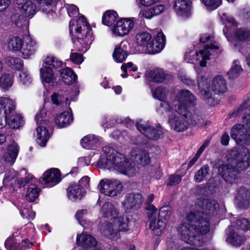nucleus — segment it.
<instances>
[{
    "label": "nucleus",
    "instance_id": "f257e3e1",
    "mask_svg": "<svg viewBox=\"0 0 250 250\" xmlns=\"http://www.w3.org/2000/svg\"><path fill=\"white\" fill-rule=\"evenodd\" d=\"M176 99L178 104L173 110L175 109L178 115L173 113L169 115L168 123L173 130L182 132L190 125L198 123L201 117L191 113L196 104V99L190 91L185 89L180 90L176 94Z\"/></svg>",
    "mask_w": 250,
    "mask_h": 250
},
{
    "label": "nucleus",
    "instance_id": "f03ea898",
    "mask_svg": "<svg viewBox=\"0 0 250 250\" xmlns=\"http://www.w3.org/2000/svg\"><path fill=\"white\" fill-rule=\"evenodd\" d=\"M101 213L103 217L110 219L109 222L104 223L100 228L102 234L106 238L117 241L120 238V231H126L129 229V219L120 215L111 203H104Z\"/></svg>",
    "mask_w": 250,
    "mask_h": 250
},
{
    "label": "nucleus",
    "instance_id": "7ed1b4c3",
    "mask_svg": "<svg viewBox=\"0 0 250 250\" xmlns=\"http://www.w3.org/2000/svg\"><path fill=\"white\" fill-rule=\"evenodd\" d=\"M97 162L99 167L120 172L128 176H134L137 170L134 164L129 162L124 155L118 153L109 146H105Z\"/></svg>",
    "mask_w": 250,
    "mask_h": 250
},
{
    "label": "nucleus",
    "instance_id": "20e7f679",
    "mask_svg": "<svg viewBox=\"0 0 250 250\" xmlns=\"http://www.w3.org/2000/svg\"><path fill=\"white\" fill-rule=\"evenodd\" d=\"M219 204L214 200L198 198L189 213L194 215L193 225L196 233L205 234L209 231V217L216 214Z\"/></svg>",
    "mask_w": 250,
    "mask_h": 250
},
{
    "label": "nucleus",
    "instance_id": "39448f33",
    "mask_svg": "<svg viewBox=\"0 0 250 250\" xmlns=\"http://www.w3.org/2000/svg\"><path fill=\"white\" fill-rule=\"evenodd\" d=\"M229 164H223L218 167V171L222 177L230 184L237 182L239 171L244 170L250 166V151L247 148L238 152L236 149L231 150L228 155Z\"/></svg>",
    "mask_w": 250,
    "mask_h": 250
},
{
    "label": "nucleus",
    "instance_id": "423d86ee",
    "mask_svg": "<svg viewBox=\"0 0 250 250\" xmlns=\"http://www.w3.org/2000/svg\"><path fill=\"white\" fill-rule=\"evenodd\" d=\"M69 32L76 50L86 52L93 40L91 28L83 16L77 20L73 19L69 22Z\"/></svg>",
    "mask_w": 250,
    "mask_h": 250
},
{
    "label": "nucleus",
    "instance_id": "0eeeda50",
    "mask_svg": "<svg viewBox=\"0 0 250 250\" xmlns=\"http://www.w3.org/2000/svg\"><path fill=\"white\" fill-rule=\"evenodd\" d=\"M147 215L150 220L149 228L155 231L159 235L165 229L167 223L169 220L171 214V208L168 206L162 207L159 212L158 220L156 223L157 218V209L153 205H149L147 208Z\"/></svg>",
    "mask_w": 250,
    "mask_h": 250
},
{
    "label": "nucleus",
    "instance_id": "6e6552de",
    "mask_svg": "<svg viewBox=\"0 0 250 250\" xmlns=\"http://www.w3.org/2000/svg\"><path fill=\"white\" fill-rule=\"evenodd\" d=\"M198 85L202 95L204 98L209 99L211 98L210 90L215 94L225 92L227 90L226 82L221 76L215 77L209 86L208 85V80L205 78L201 77L198 79Z\"/></svg>",
    "mask_w": 250,
    "mask_h": 250
},
{
    "label": "nucleus",
    "instance_id": "1a4fd4ad",
    "mask_svg": "<svg viewBox=\"0 0 250 250\" xmlns=\"http://www.w3.org/2000/svg\"><path fill=\"white\" fill-rule=\"evenodd\" d=\"M15 12L11 19L13 22L19 27L28 23L27 18H31L36 13V6L31 1H26L21 6L15 9Z\"/></svg>",
    "mask_w": 250,
    "mask_h": 250
},
{
    "label": "nucleus",
    "instance_id": "9d476101",
    "mask_svg": "<svg viewBox=\"0 0 250 250\" xmlns=\"http://www.w3.org/2000/svg\"><path fill=\"white\" fill-rule=\"evenodd\" d=\"M194 217L193 213H187L185 221L178 228V232L181 239L190 245L196 244L197 240V236L192 226Z\"/></svg>",
    "mask_w": 250,
    "mask_h": 250
},
{
    "label": "nucleus",
    "instance_id": "9b49d317",
    "mask_svg": "<svg viewBox=\"0 0 250 250\" xmlns=\"http://www.w3.org/2000/svg\"><path fill=\"white\" fill-rule=\"evenodd\" d=\"M152 95L154 98L161 101L160 107L157 109V112L162 114L163 113V109L166 112H172L174 107H176L178 104L176 96L175 99H170V101H165L169 95V90L166 87H158L152 91Z\"/></svg>",
    "mask_w": 250,
    "mask_h": 250
},
{
    "label": "nucleus",
    "instance_id": "f8f14e48",
    "mask_svg": "<svg viewBox=\"0 0 250 250\" xmlns=\"http://www.w3.org/2000/svg\"><path fill=\"white\" fill-rule=\"evenodd\" d=\"M46 115V110L43 108L40 110V112L37 113L35 117V121L38 125L36 128V141L42 146H44L46 145L50 137V135L46 127L42 125H46L47 123V121L45 119Z\"/></svg>",
    "mask_w": 250,
    "mask_h": 250
},
{
    "label": "nucleus",
    "instance_id": "ddd939ff",
    "mask_svg": "<svg viewBox=\"0 0 250 250\" xmlns=\"http://www.w3.org/2000/svg\"><path fill=\"white\" fill-rule=\"evenodd\" d=\"M123 188V185L119 181L108 179L101 180L98 186L101 193L109 197H114L120 194Z\"/></svg>",
    "mask_w": 250,
    "mask_h": 250
},
{
    "label": "nucleus",
    "instance_id": "4468645a",
    "mask_svg": "<svg viewBox=\"0 0 250 250\" xmlns=\"http://www.w3.org/2000/svg\"><path fill=\"white\" fill-rule=\"evenodd\" d=\"M223 31L228 41L239 49L242 45L250 41V30L247 28H239L234 32L233 36L230 37L227 35L228 29L226 26L224 27Z\"/></svg>",
    "mask_w": 250,
    "mask_h": 250
},
{
    "label": "nucleus",
    "instance_id": "2eb2a0df",
    "mask_svg": "<svg viewBox=\"0 0 250 250\" xmlns=\"http://www.w3.org/2000/svg\"><path fill=\"white\" fill-rule=\"evenodd\" d=\"M136 125L137 129L149 140H157L163 136V133L159 125L154 128L149 126L146 121L140 120Z\"/></svg>",
    "mask_w": 250,
    "mask_h": 250
},
{
    "label": "nucleus",
    "instance_id": "dca6fc26",
    "mask_svg": "<svg viewBox=\"0 0 250 250\" xmlns=\"http://www.w3.org/2000/svg\"><path fill=\"white\" fill-rule=\"evenodd\" d=\"M134 27V18H123L117 21L111 30L114 36L123 37L127 35Z\"/></svg>",
    "mask_w": 250,
    "mask_h": 250
},
{
    "label": "nucleus",
    "instance_id": "f3484780",
    "mask_svg": "<svg viewBox=\"0 0 250 250\" xmlns=\"http://www.w3.org/2000/svg\"><path fill=\"white\" fill-rule=\"evenodd\" d=\"M210 53L207 48H204L198 52L190 50L186 52L185 60L189 63H199L201 66H205L209 59Z\"/></svg>",
    "mask_w": 250,
    "mask_h": 250
},
{
    "label": "nucleus",
    "instance_id": "a211bd4d",
    "mask_svg": "<svg viewBox=\"0 0 250 250\" xmlns=\"http://www.w3.org/2000/svg\"><path fill=\"white\" fill-rule=\"evenodd\" d=\"M27 182L26 178H21L20 180L18 177V173L14 169L7 171L3 179V185L5 187L16 188L23 187Z\"/></svg>",
    "mask_w": 250,
    "mask_h": 250
},
{
    "label": "nucleus",
    "instance_id": "6ab92c4d",
    "mask_svg": "<svg viewBox=\"0 0 250 250\" xmlns=\"http://www.w3.org/2000/svg\"><path fill=\"white\" fill-rule=\"evenodd\" d=\"M76 243L82 247V250H99L97 247V242L96 239L85 232L77 235Z\"/></svg>",
    "mask_w": 250,
    "mask_h": 250
},
{
    "label": "nucleus",
    "instance_id": "aec40b11",
    "mask_svg": "<svg viewBox=\"0 0 250 250\" xmlns=\"http://www.w3.org/2000/svg\"><path fill=\"white\" fill-rule=\"evenodd\" d=\"M61 180L60 170L57 168H51L46 170L41 178L40 181L42 185L53 187Z\"/></svg>",
    "mask_w": 250,
    "mask_h": 250
},
{
    "label": "nucleus",
    "instance_id": "412c9836",
    "mask_svg": "<svg viewBox=\"0 0 250 250\" xmlns=\"http://www.w3.org/2000/svg\"><path fill=\"white\" fill-rule=\"evenodd\" d=\"M165 36L163 32H159L147 46L146 53L154 54L162 51L165 45Z\"/></svg>",
    "mask_w": 250,
    "mask_h": 250
},
{
    "label": "nucleus",
    "instance_id": "4be33fe9",
    "mask_svg": "<svg viewBox=\"0 0 250 250\" xmlns=\"http://www.w3.org/2000/svg\"><path fill=\"white\" fill-rule=\"evenodd\" d=\"M143 202L142 195L140 194H129L127 195L122 202V206L126 211L136 209L140 207Z\"/></svg>",
    "mask_w": 250,
    "mask_h": 250
},
{
    "label": "nucleus",
    "instance_id": "5701e85b",
    "mask_svg": "<svg viewBox=\"0 0 250 250\" xmlns=\"http://www.w3.org/2000/svg\"><path fill=\"white\" fill-rule=\"evenodd\" d=\"M173 8L178 16L188 18L191 14V2L189 0H175Z\"/></svg>",
    "mask_w": 250,
    "mask_h": 250
},
{
    "label": "nucleus",
    "instance_id": "b1692460",
    "mask_svg": "<svg viewBox=\"0 0 250 250\" xmlns=\"http://www.w3.org/2000/svg\"><path fill=\"white\" fill-rule=\"evenodd\" d=\"M130 48L129 43L127 41H124L116 45L113 53L114 60L117 62H122L125 61L128 55Z\"/></svg>",
    "mask_w": 250,
    "mask_h": 250
},
{
    "label": "nucleus",
    "instance_id": "393cba45",
    "mask_svg": "<svg viewBox=\"0 0 250 250\" xmlns=\"http://www.w3.org/2000/svg\"><path fill=\"white\" fill-rule=\"evenodd\" d=\"M234 203L238 208H249L250 206V192L244 188H239L235 195Z\"/></svg>",
    "mask_w": 250,
    "mask_h": 250
},
{
    "label": "nucleus",
    "instance_id": "a878e982",
    "mask_svg": "<svg viewBox=\"0 0 250 250\" xmlns=\"http://www.w3.org/2000/svg\"><path fill=\"white\" fill-rule=\"evenodd\" d=\"M38 45L37 42L30 37L26 38L25 39L21 53L24 59H27L30 56L34 54L37 51Z\"/></svg>",
    "mask_w": 250,
    "mask_h": 250
},
{
    "label": "nucleus",
    "instance_id": "bb28decb",
    "mask_svg": "<svg viewBox=\"0 0 250 250\" xmlns=\"http://www.w3.org/2000/svg\"><path fill=\"white\" fill-rule=\"evenodd\" d=\"M246 238L244 235L240 234L238 231L229 228L227 233L226 241L230 245L240 247L245 241Z\"/></svg>",
    "mask_w": 250,
    "mask_h": 250
},
{
    "label": "nucleus",
    "instance_id": "cd10ccee",
    "mask_svg": "<svg viewBox=\"0 0 250 250\" xmlns=\"http://www.w3.org/2000/svg\"><path fill=\"white\" fill-rule=\"evenodd\" d=\"M131 156L138 163L146 166L150 162V158L148 153L140 147H135L131 152Z\"/></svg>",
    "mask_w": 250,
    "mask_h": 250
},
{
    "label": "nucleus",
    "instance_id": "c85d7f7f",
    "mask_svg": "<svg viewBox=\"0 0 250 250\" xmlns=\"http://www.w3.org/2000/svg\"><path fill=\"white\" fill-rule=\"evenodd\" d=\"M39 4L41 9L48 14L49 19L54 18L57 14L55 5L59 0H36Z\"/></svg>",
    "mask_w": 250,
    "mask_h": 250
},
{
    "label": "nucleus",
    "instance_id": "c756f323",
    "mask_svg": "<svg viewBox=\"0 0 250 250\" xmlns=\"http://www.w3.org/2000/svg\"><path fill=\"white\" fill-rule=\"evenodd\" d=\"M19 147L14 141H11L8 145L3 155V159L7 163L13 164L18 156Z\"/></svg>",
    "mask_w": 250,
    "mask_h": 250
},
{
    "label": "nucleus",
    "instance_id": "7c9ffc66",
    "mask_svg": "<svg viewBox=\"0 0 250 250\" xmlns=\"http://www.w3.org/2000/svg\"><path fill=\"white\" fill-rule=\"evenodd\" d=\"M14 102L8 98L2 97L0 100V114L2 116L10 117L15 112Z\"/></svg>",
    "mask_w": 250,
    "mask_h": 250
},
{
    "label": "nucleus",
    "instance_id": "2f4dec72",
    "mask_svg": "<svg viewBox=\"0 0 250 250\" xmlns=\"http://www.w3.org/2000/svg\"><path fill=\"white\" fill-rule=\"evenodd\" d=\"M73 118L71 110L64 111L59 115H58L55 119V124L59 128L65 127L69 125L73 121Z\"/></svg>",
    "mask_w": 250,
    "mask_h": 250
},
{
    "label": "nucleus",
    "instance_id": "473e14b6",
    "mask_svg": "<svg viewBox=\"0 0 250 250\" xmlns=\"http://www.w3.org/2000/svg\"><path fill=\"white\" fill-rule=\"evenodd\" d=\"M85 193V191L81 189L76 183L71 184L67 189V197L73 201L81 199L84 195Z\"/></svg>",
    "mask_w": 250,
    "mask_h": 250
},
{
    "label": "nucleus",
    "instance_id": "72a5a7b5",
    "mask_svg": "<svg viewBox=\"0 0 250 250\" xmlns=\"http://www.w3.org/2000/svg\"><path fill=\"white\" fill-rule=\"evenodd\" d=\"M165 9L164 5L161 4L154 6L149 9L142 10L139 14V18H145L151 19L155 16L158 15L162 13Z\"/></svg>",
    "mask_w": 250,
    "mask_h": 250
},
{
    "label": "nucleus",
    "instance_id": "f704fd0d",
    "mask_svg": "<svg viewBox=\"0 0 250 250\" xmlns=\"http://www.w3.org/2000/svg\"><path fill=\"white\" fill-rule=\"evenodd\" d=\"M147 77L151 81L155 83H163L166 81L167 78L170 77L169 75H166L164 71L160 69L151 70L148 72Z\"/></svg>",
    "mask_w": 250,
    "mask_h": 250
},
{
    "label": "nucleus",
    "instance_id": "c9c22d12",
    "mask_svg": "<svg viewBox=\"0 0 250 250\" xmlns=\"http://www.w3.org/2000/svg\"><path fill=\"white\" fill-rule=\"evenodd\" d=\"M151 39V35L147 32H140L136 34L135 37L136 42L146 52L147 46Z\"/></svg>",
    "mask_w": 250,
    "mask_h": 250
},
{
    "label": "nucleus",
    "instance_id": "e433bc0d",
    "mask_svg": "<svg viewBox=\"0 0 250 250\" xmlns=\"http://www.w3.org/2000/svg\"><path fill=\"white\" fill-rule=\"evenodd\" d=\"M40 77L43 83H51L55 80V75L52 69L43 65L40 70Z\"/></svg>",
    "mask_w": 250,
    "mask_h": 250
},
{
    "label": "nucleus",
    "instance_id": "4c0bfd02",
    "mask_svg": "<svg viewBox=\"0 0 250 250\" xmlns=\"http://www.w3.org/2000/svg\"><path fill=\"white\" fill-rule=\"evenodd\" d=\"M101 138L94 135H88L83 138L81 141L82 146L85 148L92 149L100 144Z\"/></svg>",
    "mask_w": 250,
    "mask_h": 250
},
{
    "label": "nucleus",
    "instance_id": "58836bf2",
    "mask_svg": "<svg viewBox=\"0 0 250 250\" xmlns=\"http://www.w3.org/2000/svg\"><path fill=\"white\" fill-rule=\"evenodd\" d=\"M32 77L26 68H22L19 71L17 81L19 84L29 86L32 83Z\"/></svg>",
    "mask_w": 250,
    "mask_h": 250
},
{
    "label": "nucleus",
    "instance_id": "ea45409f",
    "mask_svg": "<svg viewBox=\"0 0 250 250\" xmlns=\"http://www.w3.org/2000/svg\"><path fill=\"white\" fill-rule=\"evenodd\" d=\"M23 42H24L20 37H13L7 41V48L13 52L20 51L21 52Z\"/></svg>",
    "mask_w": 250,
    "mask_h": 250
},
{
    "label": "nucleus",
    "instance_id": "a19ab883",
    "mask_svg": "<svg viewBox=\"0 0 250 250\" xmlns=\"http://www.w3.org/2000/svg\"><path fill=\"white\" fill-rule=\"evenodd\" d=\"M61 76L63 82L66 84H72L76 82L77 76L70 68L60 70Z\"/></svg>",
    "mask_w": 250,
    "mask_h": 250
},
{
    "label": "nucleus",
    "instance_id": "79ce46f5",
    "mask_svg": "<svg viewBox=\"0 0 250 250\" xmlns=\"http://www.w3.org/2000/svg\"><path fill=\"white\" fill-rule=\"evenodd\" d=\"M229 228L237 231L239 230L246 231L250 230V221L248 219L240 218L232 223Z\"/></svg>",
    "mask_w": 250,
    "mask_h": 250
},
{
    "label": "nucleus",
    "instance_id": "37998d69",
    "mask_svg": "<svg viewBox=\"0 0 250 250\" xmlns=\"http://www.w3.org/2000/svg\"><path fill=\"white\" fill-rule=\"evenodd\" d=\"M21 245V246H20L19 244H17L14 241L11 242L10 239L6 240L5 242V247L9 250H24L25 249L24 246L26 245V247H29L30 246L32 245V243H29L28 239H25L22 241Z\"/></svg>",
    "mask_w": 250,
    "mask_h": 250
},
{
    "label": "nucleus",
    "instance_id": "c03bdc74",
    "mask_svg": "<svg viewBox=\"0 0 250 250\" xmlns=\"http://www.w3.org/2000/svg\"><path fill=\"white\" fill-rule=\"evenodd\" d=\"M14 83L13 75L10 73H3L0 77V87L2 90H7Z\"/></svg>",
    "mask_w": 250,
    "mask_h": 250
},
{
    "label": "nucleus",
    "instance_id": "a18cd8bd",
    "mask_svg": "<svg viewBox=\"0 0 250 250\" xmlns=\"http://www.w3.org/2000/svg\"><path fill=\"white\" fill-rule=\"evenodd\" d=\"M24 121L21 116L20 114H11L8 119V125L13 129H18L23 125Z\"/></svg>",
    "mask_w": 250,
    "mask_h": 250
},
{
    "label": "nucleus",
    "instance_id": "49530a36",
    "mask_svg": "<svg viewBox=\"0 0 250 250\" xmlns=\"http://www.w3.org/2000/svg\"><path fill=\"white\" fill-rule=\"evenodd\" d=\"M200 41L202 43H207L205 48H207L208 50L209 48L211 49H217L219 48L217 43L214 42L213 36L203 34L200 37Z\"/></svg>",
    "mask_w": 250,
    "mask_h": 250
},
{
    "label": "nucleus",
    "instance_id": "de8ad7c7",
    "mask_svg": "<svg viewBox=\"0 0 250 250\" xmlns=\"http://www.w3.org/2000/svg\"><path fill=\"white\" fill-rule=\"evenodd\" d=\"M118 16L116 12L113 10H108L103 16V23L107 26H110L117 20Z\"/></svg>",
    "mask_w": 250,
    "mask_h": 250
},
{
    "label": "nucleus",
    "instance_id": "09e8293b",
    "mask_svg": "<svg viewBox=\"0 0 250 250\" xmlns=\"http://www.w3.org/2000/svg\"><path fill=\"white\" fill-rule=\"evenodd\" d=\"M40 189L34 184L30 185L26 193L25 197L29 202L34 201L39 196Z\"/></svg>",
    "mask_w": 250,
    "mask_h": 250
},
{
    "label": "nucleus",
    "instance_id": "8fccbe9b",
    "mask_svg": "<svg viewBox=\"0 0 250 250\" xmlns=\"http://www.w3.org/2000/svg\"><path fill=\"white\" fill-rule=\"evenodd\" d=\"M5 63L13 69L18 71L21 70L23 67V62L19 58H14L13 57H7L5 59Z\"/></svg>",
    "mask_w": 250,
    "mask_h": 250
},
{
    "label": "nucleus",
    "instance_id": "3c124183",
    "mask_svg": "<svg viewBox=\"0 0 250 250\" xmlns=\"http://www.w3.org/2000/svg\"><path fill=\"white\" fill-rule=\"evenodd\" d=\"M242 71V68L239 64V62L237 60L234 61L230 69L228 72L229 79H234L237 78Z\"/></svg>",
    "mask_w": 250,
    "mask_h": 250
},
{
    "label": "nucleus",
    "instance_id": "603ef678",
    "mask_svg": "<svg viewBox=\"0 0 250 250\" xmlns=\"http://www.w3.org/2000/svg\"><path fill=\"white\" fill-rule=\"evenodd\" d=\"M209 167L208 165H205L198 170L194 175V179L198 183H200L208 175Z\"/></svg>",
    "mask_w": 250,
    "mask_h": 250
},
{
    "label": "nucleus",
    "instance_id": "864d4df0",
    "mask_svg": "<svg viewBox=\"0 0 250 250\" xmlns=\"http://www.w3.org/2000/svg\"><path fill=\"white\" fill-rule=\"evenodd\" d=\"M87 211L85 209L78 210L75 215L76 219L79 221L80 224L84 228H87L91 226V223L90 222H87V221L84 219V216L87 214Z\"/></svg>",
    "mask_w": 250,
    "mask_h": 250
},
{
    "label": "nucleus",
    "instance_id": "5fc2aeb1",
    "mask_svg": "<svg viewBox=\"0 0 250 250\" xmlns=\"http://www.w3.org/2000/svg\"><path fill=\"white\" fill-rule=\"evenodd\" d=\"M44 63L48 65H52L54 68H58L62 65V62L53 55L47 56L44 61Z\"/></svg>",
    "mask_w": 250,
    "mask_h": 250
},
{
    "label": "nucleus",
    "instance_id": "6e6d98bb",
    "mask_svg": "<svg viewBox=\"0 0 250 250\" xmlns=\"http://www.w3.org/2000/svg\"><path fill=\"white\" fill-rule=\"evenodd\" d=\"M44 63L48 65H52L54 68H58L62 65V62L53 55L47 56L44 61Z\"/></svg>",
    "mask_w": 250,
    "mask_h": 250
},
{
    "label": "nucleus",
    "instance_id": "4d7b16f0",
    "mask_svg": "<svg viewBox=\"0 0 250 250\" xmlns=\"http://www.w3.org/2000/svg\"><path fill=\"white\" fill-rule=\"evenodd\" d=\"M121 69L124 72L121 74V76L123 78H126L128 76L127 72H135L137 70L138 68L132 62H129L124 63L121 67Z\"/></svg>",
    "mask_w": 250,
    "mask_h": 250
},
{
    "label": "nucleus",
    "instance_id": "13d9d810",
    "mask_svg": "<svg viewBox=\"0 0 250 250\" xmlns=\"http://www.w3.org/2000/svg\"><path fill=\"white\" fill-rule=\"evenodd\" d=\"M207 9L213 10L217 8L222 3V0H202Z\"/></svg>",
    "mask_w": 250,
    "mask_h": 250
},
{
    "label": "nucleus",
    "instance_id": "bf43d9fd",
    "mask_svg": "<svg viewBox=\"0 0 250 250\" xmlns=\"http://www.w3.org/2000/svg\"><path fill=\"white\" fill-rule=\"evenodd\" d=\"M21 214L23 218L33 220L35 217V212L29 208H23L20 211Z\"/></svg>",
    "mask_w": 250,
    "mask_h": 250
},
{
    "label": "nucleus",
    "instance_id": "052dcab7",
    "mask_svg": "<svg viewBox=\"0 0 250 250\" xmlns=\"http://www.w3.org/2000/svg\"><path fill=\"white\" fill-rule=\"evenodd\" d=\"M51 100L52 103L56 105L62 104L64 102L65 103V104L67 105V104L66 102L68 101V98L62 97L61 95H59L57 93H54L51 96Z\"/></svg>",
    "mask_w": 250,
    "mask_h": 250
},
{
    "label": "nucleus",
    "instance_id": "680f3d73",
    "mask_svg": "<svg viewBox=\"0 0 250 250\" xmlns=\"http://www.w3.org/2000/svg\"><path fill=\"white\" fill-rule=\"evenodd\" d=\"M70 59L71 62L76 64L82 63L84 60L83 55L76 52L71 53Z\"/></svg>",
    "mask_w": 250,
    "mask_h": 250
},
{
    "label": "nucleus",
    "instance_id": "e2e57ef3",
    "mask_svg": "<svg viewBox=\"0 0 250 250\" xmlns=\"http://www.w3.org/2000/svg\"><path fill=\"white\" fill-rule=\"evenodd\" d=\"M65 7L70 17H75L79 14V9L75 5L67 4L65 5Z\"/></svg>",
    "mask_w": 250,
    "mask_h": 250
},
{
    "label": "nucleus",
    "instance_id": "0e129e2a",
    "mask_svg": "<svg viewBox=\"0 0 250 250\" xmlns=\"http://www.w3.org/2000/svg\"><path fill=\"white\" fill-rule=\"evenodd\" d=\"M89 181L90 179L88 176H84L79 181L77 185L81 189L85 191V189L89 187Z\"/></svg>",
    "mask_w": 250,
    "mask_h": 250
},
{
    "label": "nucleus",
    "instance_id": "69168bd1",
    "mask_svg": "<svg viewBox=\"0 0 250 250\" xmlns=\"http://www.w3.org/2000/svg\"><path fill=\"white\" fill-rule=\"evenodd\" d=\"M182 180V176L179 175H173L169 176L167 185L174 186L179 184Z\"/></svg>",
    "mask_w": 250,
    "mask_h": 250
},
{
    "label": "nucleus",
    "instance_id": "338daca9",
    "mask_svg": "<svg viewBox=\"0 0 250 250\" xmlns=\"http://www.w3.org/2000/svg\"><path fill=\"white\" fill-rule=\"evenodd\" d=\"M178 77L181 81L187 85H192L193 83L192 80L184 74H179Z\"/></svg>",
    "mask_w": 250,
    "mask_h": 250
},
{
    "label": "nucleus",
    "instance_id": "774afa93",
    "mask_svg": "<svg viewBox=\"0 0 250 250\" xmlns=\"http://www.w3.org/2000/svg\"><path fill=\"white\" fill-rule=\"evenodd\" d=\"M10 4V0H0V12L5 11Z\"/></svg>",
    "mask_w": 250,
    "mask_h": 250
}]
</instances>
